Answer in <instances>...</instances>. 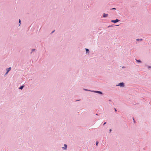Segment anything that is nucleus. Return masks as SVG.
<instances>
[{"label":"nucleus","mask_w":151,"mask_h":151,"mask_svg":"<svg viewBox=\"0 0 151 151\" xmlns=\"http://www.w3.org/2000/svg\"><path fill=\"white\" fill-rule=\"evenodd\" d=\"M92 92H94L96 93H98L101 95H103V93L101 91H99L92 90Z\"/></svg>","instance_id":"obj_1"},{"label":"nucleus","mask_w":151,"mask_h":151,"mask_svg":"<svg viewBox=\"0 0 151 151\" xmlns=\"http://www.w3.org/2000/svg\"><path fill=\"white\" fill-rule=\"evenodd\" d=\"M116 86H119L121 87H124L125 86V84L124 83L121 82L119 83L118 85H116Z\"/></svg>","instance_id":"obj_2"},{"label":"nucleus","mask_w":151,"mask_h":151,"mask_svg":"<svg viewBox=\"0 0 151 151\" xmlns=\"http://www.w3.org/2000/svg\"><path fill=\"white\" fill-rule=\"evenodd\" d=\"M119 21V20L118 19H116L115 20H112L111 21V22L114 23H116Z\"/></svg>","instance_id":"obj_3"},{"label":"nucleus","mask_w":151,"mask_h":151,"mask_svg":"<svg viewBox=\"0 0 151 151\" xmlns=\"http://www.w3.org/2000/svg\"><path fill=\"white\" fill-rule=\"evenodd\" d=\"M68 146L66 144H64V147H63L62 148L63 150H66Z\"/></svg>","instance_id":"obj_4"},{"label":"nucleus","mask_w":151,"mask_h":151,"mask_svg":"<svg viewBox=\"0 0 151 151\" xmlns=\"http://www.w3.org/2000/svg\"><path fill=\"white\" fill-rule=\"evenodd\" d=\"M108 15V14H105V13H104L103 14V18L106 17H107Z\"/></svg>","instance_id":"obj_5"},{"label":"nucleus","mask_w":151,"mask_h":151,"mask_svg":"<svg viewBox=\"0 0 151 151\" xmlns=\"http://www.w3.org/2000/svg\"><path fill=\"white\" fill-rule=\"evenodd\" d=\"M11 70V68L10 67L6 69L7 72H9Z\"/></svg>","instance_id":"obj_6"},{"label":"nucleus","mask_w":151,"mask_h":151,"mask_svg":"<svg viewBox=\"0 0 151 151\" xmlns=\"http://www.w3.org/2000/svg\"><path fill=\"white\" fill-rule=\"evenodd\" d=\"M86 51V53H89V50L88 48H85V49Z\"/></svg>","instance_id":"obj_7"},{"label":"nucleus","mask_w":151,"mask_h":151,"mask_svg":"<svg viewBox=\"0 0 151 151\" xmlns=\"http://www.w3.org/2000/svg\"><path fill=\"white\" fill-rule=\"evenodd\" d=\"M24 85H22V86H20L19 89H21V90H22L23 89V88H24Z\"/></svg>","instance_id":"obj_8"},{"label":"nucleus","mask_w":151,"mask_h":151,"mask_svg":"<svg viewBox=\"0 0 151 151\" xmlns=\"http://www.w3.org/2000/svg\"><path fill=\"white\" fill-rule=\"evenodd\" d=\"M135 60L138 63H142L141 61L140 60H137V59H136Z\"/></svg>","instance_id":"obj_9"},{"label":"nucleus","mask_w":151,"mask_h":151,"mask_svg":"<svg viewBox=\"0 0 151 151\" xmlns=\"http://www.w3.org/2000/svg\"><path fill=\"white\" fill-rule=\"evenodd\" d=\"M143 40V39H136V41H142Z\"/></svg>","instance_id":"obj_10"},{"label":"nucleus","mask_w":151,"mask_h":151,"mask_svg":"<svg viewBox=\"0 0 151 151\" xmlns=\"http://www.w3.org/2000/svg\"><path fill=\"white\" fill-rule=\"evenodd\" d=\"M83 90H84V91H91V92H92V90H88V89H86V88H83Z\"/></svg>","instance_id":"obj_11"},{"label":"nucleus","mask_w":151,"mask_h":151,"mask_svg":"<svg viewBox=\"0 0 151 151\" xmlns=\"http://www.w3.org/2000/svg\"><path fill=\"white\" fill-rule=\"evenodd\" d=\"M19 26H20V24H21V21L20 19H19Z\"/></svg>","instance_id":"obj_12"},{"label":"nucleus","mask_w":151,"mask_h":151,"mask_svg":"<svg viewBox=\"0 0 151 151\" xmlns=\"http://www.w3.org/2000/svg\"><path fill=\"white\" fill-rule=\"evenodd\" d=\"M132 119H133V120L134 122V123H136V121H135L134 120V117H133Z\"/></svg>","instance_id":"obj_13"},{"label":"nucleus","mask_w":151,"mask_h":151,"mask_svg":"<svg viewBox=\"0 0 151 151\" xmlns=\"http://www.w3.org/2000/svg\"><path fill=\"white\" fill-rule=\"evenodd\" d=\"M35 50H36L35 49H32V52H33L35 51Z\"/></svg>","instance_id":"obj_14"},{"label":"nucleus","mask_w":151,"mask_h":151,"mask_svg":"<svg viewBox=\"0 0 151 151\" xmlns=\"http://www.w3.org/2000/svg\"><path fill=\"white\" fill-rule=\"evenodd\" d=\"M113 26V25H109V26L108 27V28H109V27H114V26Z\"/></svg>","instance_id":"obj_15"},{"label":"nucleus","mask_w":151,"mask_h":151,"mask_svg":"<svg viewBox=\"0 0 151 151\" xmlns=\"http://www.w3.org/2000/svg\"><path fill=\"white\" fill-rule=\"evenodd\" d=\"M98 143H99L98 142V141H96V145L97 146L98 145Z\"/></svg>","instance_id":"obj_16"},{"label":"nucleus","mask_w":151,"mask_h":151,"mask_svg":"<svg viewBox=\"0 0 151 151\" xmlns=\"http://www.w3.org/2000/svg\"><path fill=\"white\" fill-rule=\"evenodd\" d=\"M111 10H116V8H113L111 9Z\"/></svg>","instance_id":"obj_17"},{"label":"nucleus","mask_w":151,"mask_h":151,"mask_svg":"<svg viewBox=\"0 0 151 151\" xmlns=\"http://www.w3.org/2000/svg\"><path fill=\"white\" fill-rule=\"evenodd\" d=\"M55 32V30H53L50 33V34H52V33H54Z\"/></svg>","instance_id":"obj_18"},{"label":"nucleus","mask_w":151,"mask_h":151,"mask_svg":"<svg viewBox=\"0 0 151 151\" xmlns=\"http://www.w3.org/2000/svg\"><path fill=\"white\" fill-rule=\"evenodd\" d=\"M148 69H150V68H151V66H148Z\"/></svg>","instance_id":"obj_19"},{"label":"nucleus","mask_w":151,"mask_h":151,"mask_svg":"<svg viewBox=\"0 0 151 151\" xmlns=\"http://www.w3.org/2000/svg\"><path fill=\"white\" fill-rule=\"evenodd\" d=\"M106 122H104V123L103 125H104L105 124H106Z\"/></svg>","instance_id":"obj_20"},{"label":"nucleus","mask_w":151,"mask_h":151,"mask_svg":"<svg viewBox=\"0 0 151 151\" xmlns=\"http://www.w3.org/2000/svg\"><path fill=\"white\" fill-rule=\"evenodd\" d=\"M80 101V99H78V100H76V101Z\"/></svg>","instance_id":"obj_21"},{"label":"nucleus","mask_w":151,"mask_h":151,"mask_svg":"<svg viewBox=\"0 0 151 151\" xmlns=\"http://www.w3.org/2000/svg\"><path fill=\"white\" fill-rule=\"evenodd\" d=\"M8 72H7L6 71V73L5 74V76L7 75L8 73Z\"/></svg>","instance_id":"obj_22"},{"label":"nucleus","mask_w":151,"mask_h":151,"mask_svg":"<svg viewBox=\"0 0 151 151\" xmlns=\"http://www.w3.org/2000/svg\"><path fill=\"white\" fill-rule=\"evenodd\" d=\"M111 131H112V130L111 129H109V132H111Z\"/></svg>","instance_id":"obj_23"},{"label":"nucleus","mask_w":151,"mask_h":151,"mask_svg":"<svg viewBox=\"0 0 151 151\" xmlns=\"http://www.w3.org/2000/svg\"><path fill=\"white\" fill-rule=\"evenodd\" d=\"M114 110H115V111L116 112L117 111V110L115 108H114Z\"/></svg>","instance_id":"obj_24"},{"label":"nucleus","mask_w":151,"mask_h":151,"mask_svg":"<svg viewBox=\"0 0 151 151\" xmlns=\"http://www.w3.org/2000/svg\"><path fill=\"white\" fill-rule=\"evenodd\" d=\"M110 102H112V101L111 100H109V101Z\"/></svg>","instance_id":"obj_25"},{"label":"nucleus","mask_w":151,"mask_h":151,"mask_svg":"<svg viewBox=\"0 0 151 151\" xmlns=\"http://www.w3.org/2000/svg\"><path fill=\"white\" fill-rule=\"evenodd\" d=\"M122 68H125V67L123 66Z\"/></svg>","instance_id":"obj_26"},{"label":"nucleus","mask_w":151,"mask_h":151,"mask_svg":"<svg viewBox=\"0 0 151 151\" xmlns=\"http://www.w3.org/2000/svg\"><path fill=\"white\" fill-rule=\"evenodd\" d=\"M119 25H116L115 26H119Z\"/></svg>","instance_id":"obj_27"},{"label":"nucleus","mask_w":151,"mask_h":151,"mask_svg":"<svg viewBox=\"0 0 151 151\" xmlns=\"http://www.w3.org/2000/svg\"><path fill=\"white\" fill-rule=\"evenodd\" d=\"M32 52H31L30 54H31L32 53Z\"/></svg>","instance_id":"obj_28"},{"label":"nucleus","mask_w":151,"mask_h":151,"mask_svg":"<svg viewBox=\"0 0 151 151\" xmlns=\"http://www.w3.org/2000/svg\"><path fill=\"white\" fill-rule=\"evenodd\" d=\"M109 103V104H111H111H111V103Z\"/></svg>","instance_id":"obj_29"},{"label":"nucleus","mask_w":151,"mask_h":151,"mask_svg":"<svg viewBox=\"0 0 151 151\" xmlns=\"http://www.w3.org/2000/svg\"><path fill=\"white\" fill-rule=\"evenodd\" d=\"M96 115H98V114H96Z\"/></svg>","instance_id":"obj_30"}]
</instances>
